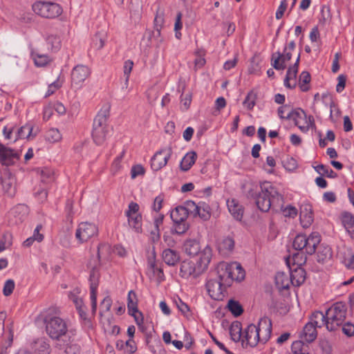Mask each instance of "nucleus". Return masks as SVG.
<instances>
[{
	"instance_id": "1",
	"label": "nucleus",
	"mask_w": 354,
	"mask_h": 354,
	"mask_svg": "<svg viewBox=\"0 0 354 354\" xmlns=\"http://www.w3.org/2000/svg\"><path fill=\"white\" fill-rule=\"evenodd\" d=\"M248 196L255 201L258 208L262 212H266L270 209L278 212L283 208V196L270 183L255 186L250 190Z\"/></svg>"
},
{
	"instance_id": "2",
	"label": "nucleus",
	"mask_w": 354,
	"mask_h": 354,
	"mask_svg": "<svg viewBox=\"0 0 354 354\" xmlns=\"http://www.w3.org/2000/svg\"><path fill=\"white\" fill-rule=\"evenodd\" d=\"M219 281L225 286H230L233 281H241L245 277V270L238 262H220L216 267Z\"/></svg>"
},
{
	"instance_id": "3",
	"label": "nucleus",
	"mask_w": 354,
	"mask_h": 354,
	"mask_svg": "<svg viewBox=\"0 0 354 354\" xmlns=\"http://www.w3.org/2000/svg\"><path fill=\"white\" fill-rule=\"evenodd\" d=\"M46 331L48 336L54 340L60 342L68 337L66 322L58 316L47 315L44 319Z\"/></svg>"
},
{
	"instance_id": "4",
	"label": "nucleus",
	"mask_w": 354,
	"mask_h": 354,
	"mask_svg": "<svg viewBox=\"0 0 354 354\" xmlns=\"http://www.w3.org/2000/svg\"><path fill=\"white\" fill-rule=\"evenodd\" d=\"M326 311V328L328 330L334 331L344 323L347 313V306L345 303L336 302Z\"/></svg>"
},
{
	"instance_id": "5",
	"label": "nucleus",
	"mask_w": 354,
	"mask_h": 354,
	"mask_svg": "<svg viewBox=\"0 0 354 354\" xmlns=\"http://www.w3.org/2000/svg\"><path fill=\"white\" fill-rule=\"evenodd\" d=\"M33 12L46 19H55L62 13V8L55 2L37 0L32 5Z\"/></svg>"
},
{
	"instance_id": "6",
	"label": "nucleus",
	"mask_w": 354,
	"mask_h": 354,
	"mask_svg": "<svg viewBox=\"0 0 354 354\" xmlns=\"http://www.w3.org/2000/svg\"><path fill=\"white\" fill-rule=\"evenodd\" d=\"M320 236L317 232H313L308 236L300 234L296 236L293 241V248L308 254H313L320 243Z\"/></svg>"
},
{
	"instance_id": "7",
	"label": "nucleus",
	"mask_w": 354,
	"mask_h": 354,
	"mask_svg": "<svg viewBox=\"0 0 354 354\" xmlns=\"http://www.w3.org/2000/svg\"><path fill=\"white\" fill-rule=\"evenodd\" d=\"M287 118L293 120L296 126L304 133H307L310 129L315 127L313 116L307 115L302 109H295L290 111Z\"/></svg>"
},
{
	"instance_id": "8",
	"label": "nucleus",
	"mask_w": 354,
	"mask_h": 354,
	"mask_svg": "<svg viewBox=\"0 0 354 354\" xmlns=\"http://www.w3.org/2000/svg\"><path fill=\"white\" fill-rule=\"evenodd\" d=\"M91 74L90 68L83 64L75 66L71 74V86L75 89L82 88L84 81L89 77Z\"/></svg>"
},
{
	"instance_id": "9",
	"label": "nucleus",
	"mask_w": 354,
	"mask_h": 354,
	"mask_svg": "<svg viewBox=\"0 0 354 354\" xmlns=\"http://www.w3.org/2000/svg\"><path fill=\"white\" fill-rule=\"evenodd\" d=\"M98 227L93 223L88 222L81 223L76 230L75 237L80 243L87 241L91 238L97 236Z\"/></svg>"
},
{
	"instance_id": "10",
	"label": "nucleus",
	"mask_w": 354,
	"mask_h": 354,
	"mask_svg": "<svg viewBox=\"0 0 354 354\" xmlns=\"http://www.w3.org/2000/svg\"><path fill=\"white\" fill-rule=\"evenodd\" d=\"M171 148L168 147L157 151L151 159V167L153 171H158L165 167L171 155Z\"/></svg>"
},
{
	"instance_id": "11",
	"label": "nucleus",
	"mask_w": 354,
	"mask_h": 354,
	"mask_svg": "<svg viewBox=\"0 0 354 354\" xmlns=\"http://www.w3.org/2000/svg\"><path fill=\"white\" fill-rule=\"evenodd\" d=\"M99 270L96 268H93L89 276L91 310L93 314H95L97 310V290L99 285Z\"/></svg>"
},
{
	"instance_id": "12",
	"label": "nucleus",
	"mask_w": 354,
	"mask_h": 354,
	"mask_svg": "<svg viewBox=\"0 0 354 354\" xmlns=\"http://www.w3.org/2000/svg\"><path fill=\"white\" fill-rule=\"evenodd\" d=\"M209 296L214 300H222L224 297V290L227 287L223 283L216 280H209L205 285Z\"/></svg>"
},
{
	"instance_id": "13",
	"label": "nucleus",
	"mask_w": 354,
	"mask_h": 354,
	"mask_svg": "<svg viewBox=\"0 0 354 354\" xmlns=\"http://www.w3.org/2000/svg\"><path fill=\"white\" fill-rule=\"evenodd\" d=\"M258 335L260 336V343L266 344L270 338L272 333V322L267 317L261 318L256 325Z\"/></svg>"
},
{
	"instance_id": "14",
	"label": "nucleus",
	"mask_w": 354,
	"mask_h": 354,
	"mask_svg": "<svg viewBox=\"0 0 354 354\" xmlns=\"http://www.w3.org/2000/svg\"><path fill=\"white\" fill-rule=\"evenodd\" d=\"M19 159V154L17 151L0 142V162L2 165H12Z\"/></svg>"
},
{
	"instance_id": "15",
	"label": "nucleus",
	"mask_w": 354,
	"mask_h": 354,
	"mask_svg": "<svg viewBox=\"0 0 354 354\" xmlns=\"http://www.w3.org/2000/svg\"><path fill=\"white\" fill-rule=\"evenodd\" d=\"M255 324H250L243 330V337L242 339L243 344L250 346V347L256 346L260 343V336Z\"/></svg>"
},
{
	"instance_id": "16",
	"label": "nucleus",
	"mask_w": 354,
	"mask_h": 354,
	"mask_svg": "<svg viewBox=\"0 0 354 354\" xmlns=\"http://www.w3.org/2000/svg\"><path fill=\"white\" fill-rule=\"evenodd\" d=\"M1 179L4 193L10 197L14 196L16 193V179L15 176L8 169H6Z\"/></svg>"
},
{
	"instance_id": "17",
	"label": "nucleus",
	"mask_w": 354,
	"mask_h": 354,
	"mask_svg": "<svg viewBox=\"0 0 354 354\" xmlns=\"http://www.w3.org/2000/svg\"><path fill=\"white\" fill-rule=\"evenodd\" d=\"M30 348L35 354H50L51 346L49 340L45 337H38L30 343Z\"/></svg>"
},
{
	"instance_id": "18",
	"label": "nucleus",
	"mask_w": 354,
	"mask_h": 354,
	"mask_svg": "<svg viewBox=\"0 0 354 354\" xmlns=\"http://www.w3.org/2000/svg\"><path fill=\"white\" fill-rule=\"evenodd\" d=\"M300 55H299L295 63L290 66L287 71L283 84L286 88H293L297 85V74L298 72V66Z\"/></svg>"
},
{
	"instance_id": "19",
	"label": "nucleus",
	"mask_w": 354,
	"mask_h": 354,
	"mask_svg": "<svg viewBox=\"0 0 354 354\" xmlns=\"http://www.w3.org/2000/svg\"><path fill=\"white\" fill-rule=\"evenodd\" d=\"M341 221L346 232L354 240V215L348 212L341 214Z\"/></svg>"
},
{
	"instance_id": "20",
	"label": "nucleus",
	"mask_w": 354,
	"mask_h": 354,
	"mask_svg": "<svg viewBox=\"0 0 354 354\" xmlns=\"http://www.w3.org/2000/svg\"><path fill=\"white\" fill-rule=\"evenodd\" d=\"M227 206L231 215L237 221H241L243 216V208L235 199H228Z\"/></svg>"
},
{
	"instance_id": "21",
	"label": "nucleus",
	"mask_w": 354,
	"mask_h": 354,
	"mask_svg": "<svg viewBox=\"0 0 354 354\" xmlns=\"http://www.w3.org/2000/svg\"><path fill=\"white\" fill-rule=\"evenodd\" d=\"M162 258L164 262L169 266H175L180 259L179 253L171 248L163 250Z\"/></svg>"
},
{
	"instance_id": "22",
	"label": "nucleus",
	"mask_w": 354,
	"mask_h": 354,
	"mask_svg": "<svg viewBox=\"0 0 354 354\" xmlns=\"http://www.w3.org/2000/svg\"><path fill=\"white\" fill-rule=\"evenodd\" d=\"M109 112V108L101 109L93 120V127L109 128L107 122L110 115Z\"/></svg>"
},
{
	"instance_id": "23",
	"label": "nucleus",
	"mask_w": 354,
	"mask_h": 354,
	"mask_svg": "<svg viewBox=\"0 0 354 354\" xmlns=\"http://www.w3.org/2000/svg\"><path fill=\"white\" fill-rule=\"evenodd\" d=\"M71 337L66 339H63V343L58 342L56 347L59 349H65V354H80V347L77 344H72L71 342Z\"/></svg>"
},
{
	"instance_id": "24",
	"label": "nucleus",
	"mask_w": 354,
	"mask_h": 354,
	"mask_svg": "<svg viewBox=\"0 0 354 354\" xmlns=\"http://www.w3.org/2000/svg\"><path fill=\"white\" fill-rule=\"evenodd\" d=\"M316 328L313 324L307 323L300 335V337L302 340L307 343L313 342L317 337Z\"/></svg>"
},
{
	"instance_id": "25",
	"label": "nucleus",
	"mask_w": 354,
	"mask_h": 354,
	"mask_svg": "<svg viewBox=\"0 0 354 354\" xmlns=\"http://www.w3.org/2000/svg\"><path fill=\"white\" fill-rule=\"evenodd\" d=\"M291 278L288 273L278 272L275 275V284L279 290L289 288L291 283Z\"/></svg>"
},
{
	"instance_id": "26",
	"label": "nucleus",
	"mask_w": 354,
	"mask_h": 354,
	"mask_svg": "<svg viewBox=\"0 0 354 354\" xmlns=\"http://www.w3.org/2000/svg\"><path fill=\"white\" fill-rule=\"evenodd\" d=\"M299 219L304 228H308L311 225L313 222V216L310 206L306 205L301 208Z\"/></svg>"
},
{
	"instance_id": "27",
	"label": "nucleus",
	"mask_w": 354,
	"mask_h": 354,
	"mask_svg": "<svg viewBox=\"0 0 354 354\" xmlns=\"http://www.w3.org/2000/svg\"><path fill=\"white\" fill-rule=\"evenodd\" d=\"M109 128L93 127L92 137L97 145H101L106 140Z\"/></svg>"
},
{
	"instance_id": "28",
	"label": "nucleus",
	"mask_w": 354,
	"mask_h": 354,
	"mask_svg": "<svg viewBox=\"0 0 354 354\" xmlns=\"http://www.w3.org/2000/svg\"><path fill=\"white\" fill-rule=\"evenodd\" d=\"M185 251L186 254L192 257L198 256L199 254V241L196 239H189L185 242Z\"/></svg>"
},
{
	"instance_id": "29",
	"label": "nucleus",
	"mask_w": 354,
	"mask_h": 354,
	"mask_svg": "<svg viewBox=\"0 0 354 354\" xmlns=\"http://www.w3.org/2000/svg\"><path fill=\"white\" fill-rule=\"evenodd\" d=\"M272 66L278 71H283L286 67V62L289 60L286 59V57L283 53L277 51L275 54L272 56Z\"/></svg>"
},
{
	"instance_id": "30",
	"label": "nucleus",
	"mask_w": 354,
	"mask_h": 354,
	"mask_svg": "<svg viewBox=\"0 0 354 354\" xmlns=\"http://www.w3.org/2000/svg\"><path fill=\"white\" fill-rule=\"evenodd\" d=\"M272 66L278 71H283L286 67V62L289 60L286 59V57L283 53L277 51L275 54L272 56Z\"/></svg>"
},
{
	"instance_id": "31",
	"label": "nucleus",
	"mask_w": 354,
	"mask_h": 354,
	"mask_svg": "<svg viewBox=\"0 0 354 354\" xmlns=\"http://www.w3.org/2000/svg\"><path fill=\"white\" fill-rule=\"evenodd\" d=\"M234 241L231 237L224 238L218 245V249L223 255H228L234 249Z\"/></svg>"
},
{
	"instance_id": "32",
	"label": "nucleus",
	"mask_w": 354,
	"mask_h": 354,
	"mask_svg": "<svg viewBox=\"0 0 354 354\" xmlns=\"http://www.w3.org/2000/svg\"><path fill=\"white\" fill-rule=\"evenodd\" d=\"M289 275L291 278V283L295 286H299L306 279V272L304 270L301 268L295 269Z\"/></svg>"
},
{
	"instance_id": "33",
	"label": "nucleus",
	"mask_w": 354,
	"mask_h": 354,
	"mask_svg": "<svg viewBox=\"0 0 354 354\" xmlns=\"http://www.w3.org/2000/svg\"><path fill=\"white\" fill-rule=\"evenodd\" d=\"M196 158L197 153L194 151H190L186 153L180 162V169L184 171H188L195 162Z\"/></svg>"
},
{
	"instance_id": "34",
	"label": "nucleus",
	"mask_w": 354,
	"mask_h": 354,
	"mask_svg": "<svg viewBox=\"0 0 354 354\" xmlns=\"http://www.w3.org/2000/svg\"><path fill=\"white\" fill-rule=\"evenodd\" d=\"M189 215L183 206H178L171 212L170 217L173 223L186 221Z\"/></svg>"
},
{
	"instance_id": "35",
	"label": "nucleus",
	"mask_w": 354,
	"mask_h": 354,
	"mask_svg": "<svg viewBox=\"0 0 354 354\" xmlns=\"http://www.w3.org/2000/svg\"><path fill=\"white\" fill-rule=\"evenodd\" d=\"M326 311L325 313L321 311H316L313 313L309 323L313 324V325L317 328L326 327Z\"/></svg>"
},
{
	"instance_id": "36",
	"label": "nucleus",
	"mask_w": 354,
	"mask_h": 354,
	"mask_svg": "<svg viewBox=\"0 0 354 354\" xmlns=\"http://www.w3.org/2000/svg\"><path fill=\"white\" fill-rule=\"evenodd\" d=\"M230 333L234 342H237L241 340L242 341L243 332H242L241 323L238 322L233 323L230 328Z\"/></svg>"
},
{
	"instance_id": "37",
	"label": "nucleus",
	"mask_w": 354,
	"mask_h": 354,
	"mask_svg": "<svg viewBox=\"0 0 354 354\" xmlns=\"http://www.w3.org/2000/svg\"><path fill=\"white\" fill-rule=\"evenodd\" d=\"M212 257V250L210 247L206 246L202 252H201V269L205 270L207 268Z\"/></svg>"
},
{
	"instance_id": "38",
	"label": "nucleus",
	"mask_w": 354,
	"mask_h": 354,
	"mask_svg": "<svg viewBox=\"0 0 354 354\" xmlns=\"http://www.w3.org/2000/svg\"><path fill=\"white\" fill-rule=\"evenodd\" d=\"M180 273L182 277H188L192 275H193L194 277H197V274H196L194 263L192 262H183L180 266Z\"/></svg>"
},
{
	"instance_id": "39",
	"label": "nucleus",
	"mask_w": 354,
	"mask_h": 354,
	"mask_svg": "<svg viewBox=\"0 0 354 354\" xmlns=\"http://www.w3.org/2000/svg\"><path fill=\"white\" fill-rule=\"evenodd\" d=\"M291 351L293 354H308V346L304 340H297L292 344Z\"/></svg>"
},
{
	"instance_id": "40",
	"label": "nucleus",
	"mask_w": 354,
	"mask_h": 354,
	"mask_svg": "<svg viewBox=\"0 0 354 354\" xmlns=\"http://www.w3.org/2000/svg\"><path fill=\"white\" fill-rule=\"evenodd\" d=\"M32 57L37 66L43 67L49 64L52 59L46 54L32 53Z\"/></svg>"
},
{
	"instance_id": "41",
	"label": "nucleus",
	"mask_w": 354,
	"mask_h": 354,
	"mask_svg": "<svg viewBox=\"0 0 354 354\" xmlns=\"http://www.w3.org/2000/svg\"><path fill=\"white\" fill-rule=\"evenodd\" d=\"M128 223L136 232H142V215L140 214L128 217Z\"/></svg>"
},
{
	"instance_id": "42",
	"label": "nucleus",
	"mask_w": 354,
	"mask_h": 354,
	"mask_svg": "<svg viewBox=\"0 0 354 354\" xmlns=\"http://www.w3.org/2000/svg\"><path fill=\"white\" fill-rule=\"evenodd\" d=\"M315 170L321 176H326L328 178H335L337 177V174L329 166L324 165H318L314 167Z\"/></svg>"
},
{
	"instance_id": "43",
	"label": "nucleus",
	"mask_w": 354,
	"mask_h": 354,
	"mask_svg": "<svg viewBox=\"0 0 354 354\" xmlns=\"http://www.w3.org/2000/svg\"><path fill=\"white\" fill-rule=\"evenodd\" d=\"M32 126L29 124H26L20 127L17 131L15 142L18 139L29 138L32 134Z\"/></svg>"
},
{
	"instance_id": "44",
	"label": "nucleus",
	"mask_w": 354,
	"mask_h": 354,
	"mask_svg": "<svg viewBox=\"0 0 354 354\" xmlns=\"http://www.w3.org/2000/svg\"><path fill=\"white\" fill-rule=\"evenodd\" d=\"M189 216L196 217L199 215V206L192 201H187L183 206Z\"/></svg>"
},
{
	"instance_id": "45",
	"label": "nucleus",
	"mask_w": 354,
	"mask_h": 354,
	"mask_svg": "<svg viewBox=\"0 0 354 354\" xmlns=\"http://www.w3.org/2000/svg\"><path fill=\"white\" fill-rule=\"evenodd\" d=\"M227 308L234 317H239L243 313V308L239 301L234 299L229 300Z\"/></svg>"
},
{
	"instance_id": "46",
	"label": "nucleus",
	"mask_w": 354,
	"mask_h": 354,
	"mask_svg": "<svg viewBox=\"0 0 354 354\" xmlns=\"http://www.w3.org/2000/svg\"><path fill=\"white\" fill-rule=\"evenodd\" d=\"M46 42L52 51H57L61 48V39L58 36L49 35L46 39Z\"/></svg>"
},
{
	"instance_id": "47",
	"label": "nucleus",
	"mask_w": 354,
	"mask_h": 354,
	"mask_svg": "<svg viewBox=\"0 0 354 354\" xmlns=\"http://www.w3.org/2000/svg\"><path fill=\"white\" fill-rule=\"evenodd\" d=\"M164 24L163 12L160 10H157L156 17L154 19L155 30L153 34L156 33L157 36L160 35L161 28Z\"/></svg>"
},
{
	"instance_id": "48",
	"label": "nucleus",
	"mask_w": 354,
	"mask_h": 354,
	"mask_svg": "<svg viewBox=\"0 0 354 354\" xmlns=\"http://www.w3.org/2000/svg\"><path fill=\"white\" fill-rule=\"evenodd\" d=\"M37 172L40 174L41 180L44 183H49L53 180V171L48 167L37 169Z\"/></svg>"
},
{
	"instance_id": "49",
	"label": "nucleus",
	"mask_w": 354,
	"mask_h": 354,
	"mask_svg": "<svg viewBox=\"0 0 354 354\" xmlns=\"http://www.w3.org/2000/svg\"><path fill=\"white\" fill-rule=\"evenodd\" d=\"M188 228L189 225L186 221L174 223V225L171 229V234L180 235L185 233Z\"/></svg>"
},
{
	"instance_id": "50",
	"label": "nucleus",
	"mask_w": 354,
	"mask_h": 354,
	"mask_svg": "<svg viewBox=\"0 0 354 354\" xmlns=\"http://www.w3.org/2000/svg\"><path fill=\"white\" fill-rule=\"evenodd\" d=\"M310 82V75L307 71H303L299 76V88L302 91L308 90V84Z\"/></svg>"
},
{
	"instance_id": "51",
	"label": "nucleus",
	"mask_w": 354,
	"mask_h": 354,
	"mask_svg": "<svg viewBox=\"0 0 354 354\" xmlns=\"http://www.w3.org/2000/svg\"><path fill=\"white\" fill-rule=\"evenodd\" d=\"M322 101L326 107H329L330 117H332L333 108L335 107L332 96L328 93H324L322 95Z\"/></svg>"
},
{
	"instance_id": "52",
	"label": "nucleus",
	"mask_w": 354,
	"mask_h": 354,
	"mask_svg": "<svg viewBox=\"0 0 354 354\" xmlns=\"http://www.w3.org/2000/svg\"><path fill=\"white\" fill-rule=\"evenodd\" d=\"M46 138L49 142H55L61 140L62 135L57 129H50L47 131Z\"/></svg>"
},
{
	"instance_id": "53",
	"label": "nucleus",
	"mask_w": 354,
	"mask_h": 354,
	"mask_svg": "<svg viewBox=\"0 0 354 354\" xmlns=\"http://www.w3.org/2000/svg\"><path fill=\"white\" fill-rule=\"evenodd\" d=\"M105 37L106 35L102 32H97L93 38V43L95 46V47L97 49H102L105 43Z\"/></svg>"
},
{
	"instance_id": "54",
	"label": "nucleus",
	"mask_w": 354,
	"mask_h": 354,
	"mask_svg": "<svg viewBox=\"0 0 354 354\" xmlns=\"http://www.w3.org/2000/svg\"><path fill=\"white\" fill-rule=\"evenodd\" d=\"M332 257V251L330 248L325 246L322 251L318 252V261L324 263L326 259H330Z\"/></svg>"
},
{
	"instance_id": "55",
	"label": "nucleus",
	"mask_w": 354,
	"mask_h": 354,
	"mask_svg": "<svg viewBox=\"0 0 354 354\" xmlns=\"http://www.w3.org/2000/svg\"><path fill=\"white\" fill-rule=\"evenodd\" d=\"M279 211L283 212L284 216L290 218H295L298 213L297 208L290 205L286 207L283 205V208H281Z\"/></svg>"
},
{
	"instance_id": "56",
	"label": "nucleus",
	"mask_w": 354,
	"mask_h": 354,
	"mask_svg": "<svg viewBox=\"0 0 354 354\" xmlns=\"http://www.w3.org/2000/svg\"><path fill=\"white\" fill-rule=\"evenodd\" d=\"M112 305V300L109 296H106L104 298L100 304V315H102L103 313H105L110 310Z\"/></svg>"
},
{
	"instance_id": "57",
	"label": "nucleus",
	"mask_w": 354,
	"mask_h": 354,
	"mask_svg": "<svg viewBox=\"0 0 354 354\" xmlns=\"http://www.w3.org/2000/svg\"><path fill=\"white\" fill-rule=\"evenodd\" d=\"M15 283L14 280L8 279L5 282L4 286H3V295L6 297L10 296L12 293V292L15 289Z\"/></svg>"
},
{
	"instance_id": "58",
	"label": "nucleus",
	"mask_w": 354,
	"mask_h": 354,
	"mask_svg": "<svg viewBox=\"0 0 354 354\" xmlns=\"http://www.w3.org/2000/svg\"><path fill=\"white\" fill-rule=\"evenodd\" d=\"M255 95L253 93H249L243 101V105L248 109L250 110L253 109L254 106L255 105Z\"/></svg>"
},
{
	"instance_id": "59",
	"label": "nucleus",
	"mask_w": 354,
	"mask_h": 354,
	"mask_svg": "<svg viewBox=\"0 0 354 354\" xmlns=\"http://www.w3.org/2000/svg\"><path fill=\"white\" fill-rule=\"evenodd\" d=\"M139 211V205L138 203L134 202H131L128 207V210L126 212V216L127 217H130L131 216H135L138 213Z\"/></svg>"
},
{
	"instance_id": "60",
	"label": "nucleus",
	"mask_w": 354,
	"mask_h": 354,
	"mask_svg": "<svg viewBox=\"0 0 354 354\" xmlns=\"http://www.w3.org/2000/svg\"><path fill=\"white\" fill-rule=\"evenodd\" d=\"M203 209V213L201 212V219L203 221H207L211 217V208L210 207L203 203V205H201V209Z\"/></svg>"
},
{
	"instance_id": "61",
	"label": "nucleus",
	"mask_w": 354,
	"mask_h": 354,
	"mask_svg": "<svg viewBox=\"0 0 354 354\" xmlns=\"http://www.w3.org/2000/svg\"><path fill=\"white\" fill-rule=\"evenodd\" d=\"M292 110L293 109H290V106L287 104L281 106L277 110L278 115L281 119H288L287 118L288 113Z\"/></svg>"
},
{
	"instance_id": "62",
	"label": "nucleus",
	"mask_w": 354,
	"mask_h": 354,
	"mask_svg": "<svg viewBox=\"0 0 354 354\" xmlns=\"http://www.w3.org/2000/svg\"><path fill=\"white\" fill-rule=\"evenodd\" d=\"M343 333L347 336H352L354 335V324L348 322L342 325Z\"/></svg>"
},
{
	"instance_id": "63",
	"label": "nucleus",
	"mask_w": 354,
	"mask_h": 354,
	"mask_svg": "<svg viewBox=\"0 0 354 354\" xmlns=\"http://www.w3.org/2000/svg\"><path fill=\"white\" fill-rule=\"evenodd\" d=\"M133 66V62L130 59L127 60L124 63V75L126 77V82H128L129 80V75L132 71Z\"/></svg>"
},
{
	"instance_id": "64",
	"label": "nucleus",
	"mask_w": 354,
	"mask_h": 354,
	"mask_svg": "<svg viewBox=\"0 0 354 354\" xmlns=\"http://www.w3.org/2000/svg\"><path fill=\"white\" fill-rule=\"evenodd\" d=\"M163 201H164V196L162 194H160L155 198L153 204V207H152L153 209L155 212H158L161 209V208L162 207Z\"/></svg>"
}]
</instances>
